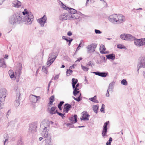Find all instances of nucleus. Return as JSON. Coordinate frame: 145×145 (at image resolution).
I'll use <instances>...</instances> for the list:
<instances>
[{"mask_svg": "<svg viewBox=\"0 0 145 145\" xmlns=\"http://www.w3.org/2000/svg\"><path fill=\"white\" fill-rule=\"evenodd\" d=\"M86 48L87 49V52L88 53H90L91 52H92V47L91 44L88 46Z\"/></svg>", "mask_w": 145, "mask_h": 145, "instance_id": "nucleus-28", "label": "nucleus"}, {"mask_svg": "<svg viewBox=\"0 0 145 145\" xmlns=\"http://www.w3.org/2000/svg\"><path fill=\"white\" fill-rule=\"evenodd\" d=\"M16 145H24L23 142L21 139H19L17 142Z\"/></svg>", "mask_w": 145, "mask_h": 145, "instance_id": "nucleus-35", "label": "nucleus"}, {"mask_svg": "<svg viewBox=\"0 0 145 145\" xmlns=\"http://www.w3.org/2000/svg\"><path fill=\"white\" fill-rule=\"evenodd\" d=\"M93 73L96 75L103 77H105L107 74V73L105 72H100L98 71L93 72Z\"/></svg>", "mask_w": 145, "mask_h": 145, "instance_id": "nucleus-20", "label": "nucleus"}, {"mask_svg": "<svg viewBox=\"0 0 145 145\" xmlns=\"http://www.w3.org/2000/svg\"><path fill=\"white\" fill-rule=\"evenodd\" d=\"M120 38L124 40L132 41L135 39V37L129 34L123 33L120 36Z\"/></svg>", "mask_w": 145, "mask_h": 145, "instance_id": "nucleus-6", "label": "nucleus"}, {"mask_svg": "<svg viewBox=\"0 0 145 145\" xmlns=\"http://www.w3.org/2000/svg\"><path fill=\"white\" fill-rule=\"evenodd\" d=\"M105 106V105L103 104H102L101 106V108L100 109V111L101 112L105 113V112L104 111Z\"/></svg>", "mask_w": 145, "mask_h": 145, "instance_id": "nucleus-44", "label": "nucleus"}, {"mask_svg": "<svg viewBox=\"0 0 145 145\" xmlns=\"http://www.w3.org/2000/svg\"><path fill=\"white\" fill-rule=\"evenodd\" d=\"M121 83L122 84L125 86H127L128 84L127 82L125 79L122 80L121 82Z\"/></svg>", "mask_w": 145, "mask_h": 145, "instance_id": "nucleus-33", "label": "nucleus"}, {"mask_svg": "<svg viewBox=\"0 0 145 145\" xmlns=\"http://www.w3.org/2000/svg\"><path fill=\"white\" fill-rule=\"evenodd\" d=\"M8 139H6L5 141H4V145H5V143L6 142H7V141H8Z\"/></svg>", "mask_w": 145, "mask_h": 145, "instance_id": "nucleus-64", "label": "nucleus"}, {"mask_svg": "<svg viewBox=\"0 0 145 145\" xmlns=\"http://www.w3.org/2000/svg\"><path fill=\"white\" fill-rule=\"evenodd\" d=\"M99 108V106L96 105H93V109L94 112L96 114L97 113V110Z\"/></svg>", "mask_w": 145, "mask_h": 145, "instance_id": "nucleus-29", "label": "nucleus"}, {"mask_svg": "<svg viewBox=\"0 0 145 145\" xmlns=\"http://www.w3.org/2000/svg\"><path fill=\"white\" fill-rule=\"evenodd\" d=\"M74 65H72L70 67H69V69H72V68H74Z\"/></svg>", "mask_w": 145, "mask_h": 145, "instance_id": "nucleus-61", "label": "nucleus"}, {"mask_svg": "<svg viewBox=\"0 0 145 145\" xmlns=\"http://www.w3.org/2000/svg\"><path fill=\"white\" fill-rule=\"evenodd\" d=\"M106 50V48L105 47L104 45L103 44H101L100 48V53H101V51H105Z\"/></svg>", "mask_w": 145, "mask_h": 145, "instance_id": "nucleus-32", "label": "nucleus"}, {"mask_svg": "<svg viewBox=\"0 0 145 145\" xmlns=\"http://www.w3.org/2000/svg\"><path fill=\"white\" fill-rule=\"evenodd\" d=\"M62 38L63 39H64L65 40H66L67 41V39L66 38V37L65 36H63L62 37Z\"/></svg>", "mask_w": 145, "mask_h": 145, "instance_id": "nucleus-62", "label": "nucleus"}, {"mask_svg": "<svg viewBox=\"0 0 145 145\" xmlns=\"http://www.w3.org/2000/svg\"><path fill=\"white\" fill-rule=\"evenodd\" d=\"M109 122V121H108L105 123L104 125L103 128L102 133V135L103 137L106 135V134L107 132V126Z\"/></svg>", "mask_w": 145, "mask_h": 145, "instance_id": "nucleus-16", "label": "nucleus"}, {"mask_svg": "<svg viewBox=\"0 0 145 145\" xmlns=\"http://www.w3.org/2000/svg\"><path fill=\"white\" fill-rule=\"evenodd\" d=\"M14 6L15 7L19 8L21 5V3L18 0H15L12 2Z\"/></svg>", "mask_w": 145, "mask_h": 145, "instance_id": "nucleus-21", "label": "nucleus"}, {"mask_svg": "<svg viewBox=\"0 0 145 145\" xmlns=\"http://www.w3.org/2000/svg\"><path fill=\"white\" fill-rule=\"evenodd\" d=\"M67 34L68 36H71L72 35V33L71 31H69L67 33Z\"/></svg>", "mask_w": 145, "mask_h": 145, "instance_id": "nucleus-56", "label": "nucleus"}, {"mask_svg": "<svg viewBox=\"0 0 145 145\" xmlns=\"http://www.w3.org/2000/svg\"><path fill=\"white\" fill-rule=\"evenodd\" d=\"M72 84H73L76 85L78 82V80L76 79L73 78L72 80Z\"/></svg>", "mask_w": 145, "mask_h": 145, "instance_id": "nucleus-34", "label": "nucleus"}, {"mask_svg": "<svg viewBox=\"0 0 145 145\" xmlns=\"http://www.w3.org/2000/svg\"><path fill=\"white\" fill-rule=\"evenodd\" d=\"M72 107L71 105L68 103H66L64 106L63 111L65 113H67Z\"/></svg>", "mask_w": 145, "mask_h": 145, "instance_id": "nucleus-17", "label": "nucleus"}, {"mask_svg": "<svg viewBox=\"0 0 145 145\" xmlns=\"http://www.w3.org/2000/svg\"><path fill=\"white\" fill-rule=\"evenodd\" d=\"M112 140V138L111 137L109 138V140L106 143V145H111V143Z\"/></svg>", "mask_w": 145, "mask_h": 145, "instance_id": "nucleus-37", "label": "nucleus"}, {"mask_svg": "<svg viewBox=\"0 0 145 145\" xmlns=\"http://www.w3.org/2000/svg\"><path fill=\"white\" fill-rule=\"evenodd\" d=\"M118 48L120 49L126 48L123 45L121 44H118L117 45Z\"/></svg>", "mask_w": 145, "mask_h": 145, "instance_id": "nucleus-39", "label": "nucleus"}, {"mask_svg": "<svg viewBox=\"0 0 145 145\" xmlns=\"http://www.w3.org/2000/svg\"><path fill=\"white\" fill-rule=\"evenodd\" d=\"M117 18L118 14H112L110 16L109 18V20L112 23L116 24V23L118 24Z\"/></svg>", "mask_w": 145, "mask_h": 145, "instance_id": "nucleus-11", "label": "nucleus"}, {"mask_svg": "<svg viewBox=\"0 0 145 145\" xmlns=\"http://www.w3.org/2000/svg\"><path fill=\"white\" fill-rule=\"evenodd\" d=\"M3 2V1L2 0H0V5H2Z\"/></svg>", "mask_w": 145, "mask_h": 145, "instance_id": "nucleus-63", "label": "nucleus"}, {"mask_svg": "<svg viewBox=\"0 0 145 145\" xmlns=\"http://www.w3.org/2000/svg\"><path fill=\"white\" fill-rule=\"evenodd\" d=\"M91 45H92V52H94L95 51V49L97 47V45L95 44L92 43L91 44Z\"/></svg>", "mask_w": 145, "mask_h": 145, "instance_id": "nucleus-40", "label": "nucleus"}, {"mask_svg": "<svg viewBox=\"0 0 145 145\" xmlns=\"http://www.w3.org/2000/svg\"><path fill=\"white\" fill-rule=\"evenodd\" d=\"M22 14L24 16L23 18L20 14L18 13L12 15L9 19V23L14 25L19 23L20 21L22 20L26 24L29 25L31 24L33 21L34 18L32 13L27 11L26 9H25L24 11L22 12Z\"/></svg>", "mask_w": 145, "mask_h": 145, "instance_id": "nucleus-1", "label": "nucleus"}, {"mask_svg": "<svg viewBox=\"0 0 145 145\" xmlns=\"http://www.w3.org/2000/svg\"><path fill=\"white\" fill-rule=\"evenodd\" d=\"M54 96H51L50 98V101H54Z\"/></svg>", "mask_w": 145, "mask_h": 145, "instance_id": "nucleus-48", "label": "nucleus"}, {"mask_svg": "<svg viewBox=\"0 0 145 145\" xmlns=\"http://www.w3.org/2000/svg\"><path fill=\"white\" fill-rule=\"evenodd\" d=\"M95 32L97 34H101L102 33V32L100 30L96 29L95 30Z\"/></svg>", "mask_w": 145, "mask_h": 145, "instance_id": "nucleus-45", "label": "nucleus"}, {"mask_svg": "<svg viewBox=\"0 0 145 145\" xmlns=\"http://www.w3.org/2000/svg\"><path fill=\"white\" fill-rule=\"evenodd\" d=\"M47 18L45 15H44L41 18L37 20V22L40 24L41 27L44 26V24L46 22Z\"/></svg>", "mask_w": 145, "mask_h": 145, "instance_id": "nucleus-10", "label": "nucleus"}, {"mask_svg": "<svg viewBox=\"0 0 145 145\" xmlns=\"http://www.w3.org/2000/svg\"><path fill=\"white\" fill-rule=\"evenodd\" d=\"M81 95V93L80 94V95L77 98H75V97H73V98L74 99L76 100V101H78V102H79L81 100L80 96Z\"/></svg>", "mask_w": 145, "mask_h": 145, "instance_id": "nucleus-36", "label": "nucleus"}, {"mask_svg": "<svg viewBox=\"0 0 145 145\" xmlns=\"http://www.w3.org/2000/svg\"><path fill=\"white\" fill-rule=\"evenodd\" d=\"M109 53L108 51H101V53L103 54H108Z\"/></svg>", "mask_w": 145, "mask_h": 145, "instance_id": "nucleus-57", "label": "nucleus"}, {"mask_svg": "<svg viewBox=\"0 0 145 145\" xmlns=\"http://www.w3.org/2000/svg\"><path fill=\"white\" fill-rule=\"evenodd\" d=\"M64 103V102L63 101H60L59 103L58 104V105L59 106H62V105Z\"/></svg>", "mask_w": 145, "mask_h": 145, "instance_id": "nucleus-54", "label": "nucleus"}, {"mask_svg": "<svg viewBox=\"0 0 145 145\" xmlns=\"http://www.w3.org/2000/svg\"><path fill=\"white\" fill-rule=\"evenodd\" d=\"M68 9L69 12L70 13H69L68 14L71 15V14H72V15H74L76 13L77 11L75 9L72 8H68Z\"/></svg>", "mask_w": 145, "mask_h": 145, "instance_id": "nucleus-23", "label": "nucleus"}, {"mask_svg": "<svg viewBox=\"0 0 145 145\" xmlns=\"http://www.w3.org/2000/svg\"><path fill=\"white\" fill-rule=\"evenodd\" d=\"M70 16H71V18H72L73 19V20H75L76 19H79V16H78L77 15V14L76 13L74 15H71L70 14Z\"/></svg>", "mask_w": 145, "mask_h": 145, "instance_id": "nucleus-27", "label": "nucleus"}, {"mask_svg": "<svg viewBox=\"0 0 145 145\" xmlns=\"http://www.w3.org/2000/svg\"><path fill=\"white\" fill-rule=\"evenodd\" d=\"M50 125L49 121H43L40 124V130H41L40 131L41 135L42 136L46 137L48 136V131Z\"/></svg>", "mask_w": 145, "mask_h": 145, "instance_id": "nucleus-2", "label": "nucleus"}, {"mask_svg": "<svg viewBox=\"0 0 145 145\" xmlns=\"http://www.w3.org/2000/svg\"><path fill=\"white\" fill-rule=\"evenodd\" d=\"M58 114L59 116H61L63 118V117H64V114H63L62 113H60L59 112V113H58Z\"/></svg>", "mask_w": 145, "mask_h": 145, "instance_id": "nucleus-55", "label": "nucleus"}, {"mask_svg": "<svg viewBox=\"0 0 145 145\" xmlns=\"http://www.w3.org/2000/svg\"><path fill=\"white\" fill-rule=\"evenodd\" d=\"M125 17L121 14L118 15V24L122 23L125 20Z\"/></svg>", "mask_w": 145, "mask_h": 145, "instance_id": "nucleus-18", "label": "nucleus"}, {"mask_svg": "<svg viewBox=\"0 0 145 145\" xmlns=\"http://www.w3.org/2000/svg\"><path fill=\"white\" fill-rule=\"evenodd\" d=\"M45 145H52L51 140L50 139H46L45 140Z\"/></svg>", "mask_w": 145, "mask_h": 145, "instance_id": "nucleus-31", "label": "nucleus"}, {"mask_svg": "<svg viewBox=\"0 0 145 145\" xmlns=\"http://www.w3.org/2000/svg\"><path fill=\"white\" fill-rule=\"evenodd\" d=\"M95 99H96V95L94 96L93 97L89 98V99L91 101L93 102Z\"/></svg>", "mask_w": 145, "mask_h": 145, "instance_id": "nucleus-42", "label": "nucleus"}, {"mask_svg": "<svg viewBox=\"0 0 145 145\" xmlns=\"http://www.w3.org/2000/svg\"><path fill=\"white\" fill-rule=\"evenodd\" d=\"M59 108V109L60 110H62V108L61 107V106H57Z\"/></svg>", "mask_w": 145, "mask_h": 145, "instance_id": "nucleus-60", "label": "nucleus"}, {"mask_svg": "<svg viewBox=\"0 0 145 145\" xmlns=\"http://www.w3.org/2000/svg\"><path fill=\"white\" fill-rule=\"evenodd\" d=\"M82 116L80 118L81 120H89V115L87 113L86 111H84L81 113Z\"/></svg>", "mask_w": 145, "mask_h": 145, "instance_id": "nucleus-15", "label": "nucleus"}, {"mask_svg": "<svg viewBox=\"0 0 145 145\" xmlns=\"http://www.w3.org/2000/svg\"><path fill=\"white\" fill-rule=\"evenodd\" d=\"M77 116L76 115H74V116H72L71 117H70L69 118V120L71 121L72 123H75L77 122Z\"/></svg>", "mask_w": 145, "mask_h": 145, "instance_id": "nucleus-19", "label": "nucleus"}, {"mask_svg": "<svg viewBox=\"0 0 145 145\" xmlns=\"http://www.w3.org/2000/svg\"><path fill=\"white\" fill-rule=\"evenodd\" d=\"M72 40L73 39H71L69 40L67 39L66 41L67 42H69L68 45L69 46L70 45L71 42L72 41Z\"/></svg>", "mask_w": 145, "mask_h": 145, "instance_id": "nucleus-47", "label": "nucleus"}, {"mask_svg": "<svg viewBox=\"0 0 145 145\" xmlns=\"http://www.w3.org/2000/svg\"><path fill=\"white\" fill-rule=\"evenodd\" d=\"M79 92L80 91L78 90H73V94L74 96H76Z\"/></svg>", "mask_w": 145, "mask_h": 145, "instance_id": "nucleus-43", "label": "nucleus"}, {"mask_svg": "<svg viewBox=\"0 0 145 145\" xmlns=\"http://www.w3.org/2000/svg\"><path fill=\"white\" fill-rule=\"evenodd\" d=\"M22 69V64L20 63H18L16 66L15 74H14V73L12 74H11L10 76L11 79L14 80L15 79H16V82H18L19 81V79L22 72L21 70Z\"/></svg>", "mask_w": 145, "mask_h": 145, "instance_id": "nucleus-3", "label": "nucleus"}, {"mask_svg": "<svg viewBox=\"0 0 145 145\" xmlns=\"http://www.w3.org/2000/svg\"><path fill=\"white\" fill-rule=\"evenodd\" d=\"M73 71L70 69H67L66 73L67 76L71 75Z\"/></svg>", "mask_w": 145, "mask_h": 145, "instance_id": "nucleus-30", "label": "nucleus"}, {"mask_svg": "<svg viewBox=\"0 0 145 145\" xmlns=\"http://www.w3.org/2000/svg\"><path fill=\"white\" fill-rule=\"evenodd\" d=\"M140 62L137 66V70L138 71L140 68L145 67V57H140L139 58Z\"/></svg>", "mask_w": 145, "mask_h": 145, "instance_id": "nucleus-8", "label": "nucleus"}, {"mask_svg": "<svg viewBox=\"0 0 145 145\" xmlns=\"http://www.w3.org/2000/svg\"><path fill=\"white\" fill-rule=\"evenodd\" d=\"M115 82L114 81L112 82L110 84L107 90L109 91H112L114 88V85Z\"/></svg>", "mask_w": 145, "mask_h": 145, "instance_id": "nucleus-24", "label": "nucleus"}, {"mask_svg": "<svg viewBox=\"0 0 145 145\" xmlns=\"http://www.w3.org/2000/svg\"><path fill=\"white\" fill-rule=\"evenodd\" d=\"M37 125L36 122L29 124V128L28 129V132L33 133L36 132L37 131Z\"/></svg>", "mask_w": 145, "mask_h": 145, "instance_id": "nucleus-9", "label": "nucleus"}, {"mask_svg": "<svg viewBox=\"0 0 145 145\" xmlns=\"http://www.w3.org/2000/svg\"><path fill=\"white\" fill-rule=\"evenodd\" d=\"M73 123H72V122H71V123H68L67 124V126H69L70 125H71V126H73Z\"/></svg>", "mask_w": 145, "mask_h": 145, "instance_id": "nucleus-58", "label": "nucleus"}, {"mask_svg": "<svg viewBox=\"0 0 145 145\" xmlns=\"http://www.w3.org/2000/svg\"><path fill=\"white\" fill-rule=\"evenodd\" d=\"M134 43L137 46L140 47L145 45V38L136 39L134 40Z\"/></svg>", "mask_w": 145, "mask_h": 145, "instance_id": "nucleus-7", "label": "nucleus"}, {"mask_svg": "<svg viewBox=\"0 0 145 145\" xmlns=\"http://www.w3.org/2000/svg\"><path fill=\"white\" fill-rule=\"evenodd\" d=\"M59 78V75H56L54 77V79L55 80H56Z\"/></svg>", "mask_w": 145, "mask_h": 145, "instance_id": "nucleus-49", "label": "nucleus"}, {"mask_svg": "<svg viewBox=\"0 0 145 145\" xmlns=\"http://www.w3.org/2000/svg\"><path fill=\"white\" fill-rule=\"evenodd\" d=\"M57 108L56 106L52 107L49 110V113L52 115L55 114V111Z\"/></svg>", "mask_w": 145, "mask_h": 145, "instance_id": "nucleus-25", "label": "nucleus"}, {"mask_svg": "<svg viewBox=\"0 0 145 145\" xmlns=\"http://www.w3.org/2000/svg\"><path fill=\"white\" fill-rule=\"evenodd\" d=\"M109 90H107V92H106V97H108L110 96V95H109Z\"/></svg>", "mask_w": 145, "mask_h": 145, "instance_id": "nucleus-53", "label": "nucleus"}, {"mask_svg": "<svg viewBox=\"0 0 145 145\" xmlns=\"http://www.w3.org/2000/svg\"><path fill=\"white\" fill-rule=\"evenodd\" d=\"M82 44V41H81L80 42L78 46V47H77V48H76V51H77L80 50V48L81 47V45Z\"/></svg>", "mask_w": 145, "mask_h": 145, "instance_id": "nucleus-46", "label": "nucleus"}, {"mask_svg": "<svg viewBox=\"0 0 145 145\" xmlns=\"http://www.w3.org/2000/svg\"><path fill=\"white\" fill-rule=\"evenodd\" d=\"M30 100L31 102L35 103L40 99V97L39 96H37L33 95H31L29 96Z\"/></svg>", "mask_w": 145, "mask_h": 145, "instance_id": "nucleus-12", "label": "nucleus"}, {"mask_svg": "<svg viewBox=\"0 0 145 145\" xmlns=\"http://www.w3.org/2000/svg\"><path fill=\"white\" fill-rule=\"evenodd\" d=\"M54 101H50L49 102V103L48 104V107H50V105H52V104H53V102Z\"/></svg>", "mask_w": 145, "mask_h": 145, "instance_id": "nucleus-50", "label": "nucleus"}, {"mask_svg": "<svg viewBox=\"0 0 145 145\" xmlns=\"http://www.w3.org/2000/svg\"><path fill=\"white\" fill-rule=\"evenodd\" d=\"M81 67L82 68V69L85 71H88L89 69L88 68L83 66L82 65H81Z\"/></svg>", "mask_w": 145, "mask_h": 145, "instance_id": "nucleus-41", "label": "nucleus"}, {"mask_svg": "<svg viewBox=\"0 0 145 145\" xmlns=\"http://www.w3.org/2000/svg\"><path fill=\"white\" fill-rule=\"evenodd\" d=\"M58 55V54L57 52H52L49 54L48 61L46 64L47 67H49L53 63Z\"/></svg>", "mask_w": 145, "mask_h": 145, "instance_id": "nucleus-4", "label": "nucleus"}, {"mask_svg": "<svg viewBox=\"0 0 145 145\" xmlns=\"http://www.w3.org/2000/svg\"><path fill=\"white\" fill-rule=\"evenodd\" d=\"M20 95V93L19 91L16 93V100L14 103L15 106L16 107L19 106L20 104V102L21 100Z\"/></svg>", "mask_w": 145, "mask_h": 145, "instance_id": "nucleus-14", "label": "nucleus"}, {"mask_svg": "<svg viewBox=\"0 0 145 145\" xmlns=\"http://www.w3.org/2000/svg\"><path fill=\"white\" fill-rule=\"evenodd\" d=\"M8 73L9 76H10L11 74H14V72H13V71L12 70H10L9 71Z\"/></svg>", "mask_w": 145, "mask_h": 145, "instance_id": "nucleus-52", "label": "nucleus"}, {"mask_svg": "<svg viewBox=\"0 0 145 145\" xmlns=\"http://www.w3.org/2000/svg\"><path fill=\"white\" fill-rule=\"evenodd\" d=\"M42 71L44 72V73H46V74H47L48 71L46 68L45 66H44L42 67Z\"/></svg>", "mask_w": 145, "mask_h": 145, "instance_id": "nucleus-38", "label": "nucleus"}, {"mask_svg": "<svg viewBox=\"0 0 145 145\" xmlns=\"http://www.w3.org/2000/svg\"><path fill=\"white\" fill-rule=\"evenodd\" d=\"M7 95V90L5 89H0V109H2Z\"/></svg>", "mask_w": 145, "mask_h": 145, "instance_id": "nucleus-5", "label": "nucleus"}, {"mask_svg": "<svg viewBox=\"0 0 145 145\" xmlns=\"http://www.w3.org/2000/svg\"><path fill=\"white\" fill-rule=\"evenodd\" d=\"M0 66L3 68H5L6 67L5 60L3 58L0 59Z\"/></svg>", "mask_w": 145, "mask_h": 145, "instance_id": "nucleus-22", "label": "nucleus"}, {"mask_svg": "<svg viewBox=\"0 0 145 145\" xmlns=\"http://www.w3.org/2000/svg\"><path fill=\"white\" fill-rule=\"evenodd\" d=\"M106 57L108 59L114 60L115 58V56L114 54H110L108 55H106Z\"/></svg>", "mask_w": 145, "mask_h": 145, "instance_id": "nucleus-26", "label": "nucleus"}, {"mask_svg": "<svg viewBox=\"0 0 145 145\" xmlns=\"http://www.w3.org/2000/svg\"><path fill=\"white\" fill-rule=\"evenodd\" d=\"M82 59V58L81 57H79L78 58L77 60L76 61V62L77 61L79 62L80 60Z\"/></svg>", "mask_w": 145, "mask_h": 145, "instance_id": "nucleus-59", "label": "nucleus"}, {"mask_svg": "<svg viewBox=\"0 0 145 145\" xmlns=\"http://www.w3.org/2000/svg\"><path fill=\"white\" fill-rule=\"evenodd\" d=\"M93 64H94L92 63L91 61L88 62V65L89 66L91 67H92V65Z\"/></svg>", "mask_w": 145, "mask_h": 145, "instance_id": "nucleus-51", "label": "nucleus"}, {"mask_svg": "<svg viewBox=\"0 0 145 145\" xmlns=\"http://www.w3.org/2000/svg\"><path fill=\"white\" fill-rule=\"evenodd\" d=\"M70 18V14H68L67 13L62 14L59 17V20L62 21L69 20Z\"/></svg>", "mask_w": 145, "mask_h": 145, "instance_id": "nucleus-13", "label": "nucleus"}]
</instances>
